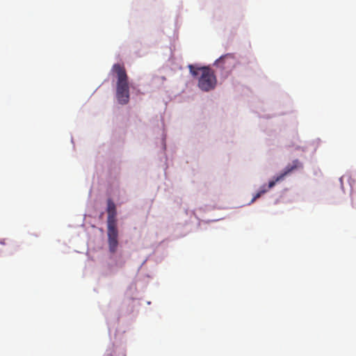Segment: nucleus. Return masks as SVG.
<instances>
[{"instance_id":"obj_1","label":"nucleus","mask_w":356,"mask_h":356,"mask_svg":"<svg viewBox=\"0 0 356 356\" xmlns=\"http://www.w3.org/2000/svg\"><path fill=\"white\" fill-rule=\"evenodd\" d=\"M112 72L115 73L116 82V99L121 105L127 104L129 102V77L125 67L120 63L114 64Z\"/></svg>"},{"instance_id":"obj_2","label":"nucleus","mask_w":356,"mask_h":356,"mask_svg":"<svg viewBox=\"0 0 356 356\" xmlns=\"http://www.w3.org/2000/svg\"><path fill=\"white\" fill-rule=\"evenodd\" d=\"M107 235L108 248L111 252H116L118 246V232L116 224V207L111 199L107 200Z\"/></svg>"},{"instance_id":"obj_3","label":"nucleus","mask_w":356,"mask_h":356,"mask_svg":"<svg viewBox=\"0 0 356 356\" xmlns=\"http://www.w3.org/2000/svg\"><path fill=\"white\" fill-rule=\"evenodd\" d=\"M198 70L202 72L198 81L199 88L202 90L206 92L213 90L216 87L217 83L214 72L207 67H200Z\"/></svg>"},{"instance_id":"obj_4","label":"nucleus","mask_w":356,"mask_h":356,"mask_svg":"<svg viewBox=\"0 0 356 356\" xmlns=\"http://www.w3.org/2000/svg\"><path fill=\"white\" fill-rule=\"evenodd\" d=\"M235 63L236 59L233 54H227L222 56L216 61V64L218 66H220L224 69L233 67L235 65Z\"/></svg>"},{"instance_id":"obj_5","label":"nucleus","mask_w":356,"mask_h":356,"mask_svg":"<svg viewBox=\"0 0 356 356\" xmlns=\"http://www.w3.org/2000/svg\"><path fill=\"white\" fill-rule=\"evenodd\" d=\"M300 168H302V164L298 159L293 161L292 163L287 165L280 175H279L278 179H284L286 175Z\"/></svg>"},{"instance_id":"obj_6","label":"nucleus","mask_w":356,"mask_h":356,"mask_svg":"<svg viewBox=\"0 0 356 356\" xmlns=\"http://www.w3.org/2000/svg\"><path fill=\"white\" fill-rule=\"evenodd\" d=\"M266 189H261L258 193H256V195L253 197L252 200H251V202H254L257 199L261 197V195L266 192Z\"/></svg>"},{"instance_id":"obj_7","label":"nucleus","mask_w":356,"mask_h":356,"mask_svg":"<svg viewBox=\"0 0 356 356\" xmlns=\"http://www.w3.org/2000/svg\"><path fill=\"white\" fill-rule=\"evenodd\" d=\"M278 178H279V175L275 177L273 180H271L268 182V188H273L277 182L282 180V179H278Z\"/></svg>"},{"instance_id":"obj_8","label":"nucleus","mask_w":356,"mask_h":356,"mask_svg":"<svg viewBox=\"0 0 356 356\" xmlns=\"http://www.w3.org/2000/svg\"><path fill=\"white\" fill-rule=\"evenodd\" d=\"M188 68L190 70V72L192 74L193 76H195L198 75V71H200L198 68L197 70H195L192 65H189Z\"/></svg>"}]
</instances>
